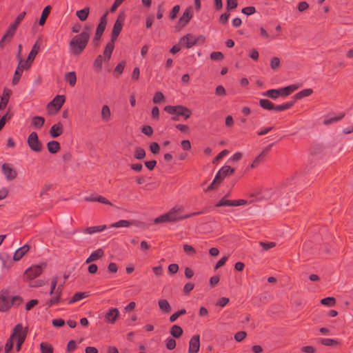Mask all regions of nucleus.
<instances>
[{
  "label": "nucleus",
  "instance_id": "nucleus-33",
  "mask_svg": "<svg viewBox=\"0 0 353 353\" xmlns=\"http://www.w3.org/2000/svg\"><path fill=\"white\" fill-rule=\"evenodd\" d=\"M259 105L261 108L268 110H275V105L268 99H261L259 101Z\"/></svg>",
  "mask_w": 353,
  "mask_h": 353
},
{
  "label": "nucleus",
  "instance_id": "nucleus-38",
  "mask_svg": "<svg viewBox=\"0 0 353 353\" xmlns=\"http://www.w3.org/2000/svg\"><path fill=\"white\" fill-rule=\"evenodd\" d=\"M263 95L268 97L272 99H276L279 96H281L279 89L268 90L265 92H263Z\"/></svg>",
  "mask_w": 353,
  "mask_h": 353
},
{
  "label": "nucleus",
  "instance_id": "nucleus-51",
  "mask_svg": "<svg viewBox=\"0 0 353 353\" xmlns=\"http://www.w3.org/2000/svg\"><path fill=\"white\" fill-rule=\"evenodd\" d=\"M165 346L168 350H173L176 347V341L174 339L168 337L165 340Z\"/></svg>",
  "mask_w": 353,
  "mask_h": 353
},
{
  "label": "nucleus",
  "instance_id": "nucleus-61",
  "mask_svg": "<svg viewBox=\"0 0 353 353\" xmlns=\"http://www.w3.org/2000/svg\"><path fill=\"white\" fill-rule=\"evenodd\" d=\"M344 117V114H341L340 116L338 117H332L329 119H327L324 121L325 124H330L333 122L338 121L341 120Z\"/></svg>",
  "mask_w": 353,
  "mask_h": 353
},
{
  "label": "nucleus",
  "instance_id": "nucleus-22",
  "mask_svg": "<svg viewBox=\"0 0 353 353\" xmlns=\"http://www.w3.org/2000/svg\"><path fill=\"white\" fill-rule=\"evenodd\" d=\"M299 88V85L292 84L285 88H279L280 94L281 97H286L297 90Z\"/></svg>",
  "mask_w": 353,
  "mask_h": 353
},
{
  "label": "nucleus",
  "instance_id": "nucleus-57",
  "mask_svg": "<svg viewBox=\"0 0 353 353\" xmlns=\"http://www.w3.org/2000/svg\"><path fill=\"white\" fill-rule=\"evenodd\" d=\"M210 58L214 61H221L224 58V55L221 52H213L210 54Z\"/></svg>",
  "mask_w": 353,
  "mask_h": 353
},
{
  "label": "nucleus",
  "instance_id": "nucleus-42",
  "mask_svg": "<svg viewBox=\"0 0 353 353\" xmlns=\"http://www.w3.org/2000/svg\"><path fill=\"white\" fill-rule=\"evenodd\" d=\"M294 104V101H288L283 104L275 105V111H284L290 108Z\"/></svg>",
  "mask_w": 353,
  "mask_h": 353
},
{
  "label": "nucleus",
  "instance_id": "nucleus-2",
  "mask_svg": "<svg viewBox=\"0 0 353 353\" xmlns=\"http://www.w3.org/2000/svg\"><path fill=\"white\" fill-rule=\"evenodd\" d=\"M184 211L183 205H178L171 208L166 214L170 222L177 221L179 220L189 218L193 215L199 214L201 212H193L183 215L182 213Z\"/></svg>",
  "mask_w": 353,
  "mask_h": 353
},
{
  "label": "nucleus",
  "instance_id": "nucleus-37",
  "mask_svg": "<svg viewBox=\"0 0 353 353\" xmlns=\"http://www.w3.org/2000/svg\"><path fill=\"white\" fill-rule=\"evenodd\" d=\"M130 222L128 220H119L117 222L113 223L108 225L110 228H128L130 225Z\"/></svg>",
  "mask_w": 353,
  "mask_h": 353
},
{
  "label": "nucleus",
  "instance_id": "nucleus-9",
  "mask_svg": "<svg viewBox=\"0 0 353 353\" xmlns=\"http://www.w3.org/2000/svg\"><path fill=\"white\" fill-rule=\"evenodd\" d=\"M193 15L192 8L191 6L188 7L183 12L182 16L179 18L176 28L181 30L184 28L190 21Z\"/></svg>",
  "mask_w": 353,
  "mask_h": 353
},
{
  "label": "nucleus",
  "instance_id": "nucleus-14",
  "mask_svg": "<svg viewBox=\"0 0 353 353\" xmlns=\"http://www.w3.org/2000/svg\"><path fill=\"white\" fill-rule=\"evenodd\" d=\"M17 28L15 25H13L12 23L10 25L5 34L0 41V48H3L6 41L9 42L10 41L11 38L14 36Z\"/></svg>",
  "mask_w": 353,
  "mask_h": 353
},
{
  "label": "nucleus",
  "instance_id": "nucleus-26",
  "mask_svg": "<svg viewBox=\"0 0 353 353\" xmlns=\"http://www.w3.org/2000/svg\"><path fill=\"white\" fill-rule=\"evenodd\" d=\"M158 305L160 310L165 313H169L172 310V307L166 299H159Z\"/></svg>",
  "mask_w": 353,
  "mask_h": 353
},
{
  "label": "nucleus",
  "instance_id": "nucleus-52",
  "mask_svg": "<svg viewBox=\"0 0 353 353\" xmlns=\"http://www.w3.org/2000/svg\"><path fill=\"white\" fill-rule=\"evenodd\" d=\"M85 296H86L85 292H77L76 294H74V296L71 299L70 303H74V302L79 301L83 299V298H85Z\"/></svg>",
  "mask_w": 353,
  "mask_h": 353
},
{
  "label": "nucleus",
  "instance_id": "nucleus-63",
  "mask_svg": "<svg viewBox=\"0 0 353 353\" xmlns=\"http://www.w3.org/2000/svg\"><path fill=\"white\" fill-rule=\"evenodd\" d=\"M180 6L179 5H176L173 7L170 13V17L171 19H174L176 18L178 12H179Z\"/></svg>",
  "mask_w": 353,
  "mask_h": 353
},
{
  "label": "nucleus",
  "instance_id": "nucleus-59",
  "mask_svg": "<svg viewBox=\"0 0 353 353\" xmlns=\"http://www.w3.org/2000/svg\"><path fill=\"white\" fill-rule=\"evenodd\" d=\"M246 335L247 333L244 331L238 332L234 334V339L237 342H241L245 338Z\"/></svg>",
  "mask_w": 353,
  "mask_h": 353
},
{
  "label": "nucleus",
  "instance_id": "nucleus-64",
  "mask_svg": "<svg viewBox=\"0 0 353 353\" xmlns=\"http://www.w3.org/2000/svg\"><path fill=\"white\" fill-rule=\"evenodd\" d=\"M141 132L147 136H151L153 133V129L150 125H145L142 128Z\"/></svg>",
  "mask_w": 353,
  "mask_h": 353
},
{
  "label": "nucleus",
  "instance_id": "nucleus-56",
  "mask_svg": "<svg viewBox=\"0 0 353 353\" xmlns=\"http://www.w3.org/2000/svg\"><path fill=\"white\" fill-rule=\"evenodd\" d=\"M168 222H170V221L167 216L166 213L155 218L154 220V223L156 224L161 223H168Z\"/></svg>",
  "mask_w": 353,
  "mask_h": 353
},
{
  "label": "nucleus",
  "instance_id": "nucleus-50",
  "mask_svg": "<svg viewBox=\"0 0 353 353\" xmlns=\"http://www.w3.org/2000/svg\"><path fill=\"white\" fill-rule=\"evenodd\" d=\"M186 313V310L185 309H181L178 310L177 312H174L170 316V322H174L178 317H179L181 315H183Z\"/></svg>",
  "mask_w": 353,
  "mask_h": 353
},
{
  "label": "nucleus",
  "instance_id": "nucleus-30",
  "mask_svg": "<svg viewBox=\"0 0 353 353\" xmlns=\"http://www.w3.org/2000/svg\"><path fill=\"white\" fill-rule=\"evenodd\" d=\"M65 79L69 83L70 86H74L77 82V75L75 72H69L65 73Z\"/></svg>",
  "mask_w": 353,
  "mask_h": 353
},
{
  "label": "nucleus",
  "instance_id": "nucleus-31",
  "mask_svg": "<svg viewBox=\"0 0 353 353\" xmlns=\"http://www.w3.org/2000/svg\"><path fill=\"white\" fill-rule=\"evenodd\" d=\"M170 332L173 337L179 338L182 335L183 331L179 325H174L171 327Z\"/></svg>",
  "mask_w": 353,
  "mask_h": 353
},
{
  "label": "nucleus",
  "instance_id": "nucleus-4",
  "mask_svg": "<svg viewBox=\"0 0 353 353\" xmlns=\"http://www.w3.org/2000/svg\"><path fill=\"white\" fill-rule=\"evenodd\" d=\"M164 110L170 114L181 116L185 119H188L191 115V110L183 105H167L164 108Z\"/></svg>",
  "mask_w": 353,
  "mask_h": 353
},
{
  "label": "nucleus",
  "instance_id": "nucleus-46",
  "mask_svg": "<svg viewBox=\"0 0 353 353\" xmlns=\"http://www.w3.org/2000/svg\"><path fill=\"white\" fill-rule=\"evenodd\" d=\"M40 348L41 353H53L52 346L46 343H41L40 344Z\"/></svg>",
  "mask_w": 353,
  "mask_h": 353
},
{
  "label": "nucleus",
  "instance_id": "nucleus-12",
  "mask_svg": "<svg viewBox=\"0 0 353 353\" xmlns=\"http://www.w3.org/2000/svg\"><path fill=\"white\" fill-rule=\"evenodd\" d=\"M200 349V336L195 334L189 341L188 353H198Z\"/></svg>",
  "mask_w": 353,
  "mask_h": 353
},
{
  "label": "nucleus",
  "instance_id": "nucleus-39",
  "mask_svg": "<svg viewBox=\"0 0 353 353\" xmlns=\"http://www.w3.org/2000/svg\"><path fill=\"white\" fill-rule=\"evenodd\" d=\"M45 122V119L43 117L40 116H35L32 118V124L34 125L36 128H41Z\"/></svg>",
  "mask_w": 353,
  "mask_h": 353
},
{
  "label": "nucleus",
  "instance_id": "nucleus-36",
  "mask_svg": "<svg viewBox=\"0 0 353 353\" xmlns=\"http://www.w3.org/2000/svg\"><path fill=\"white\" fill-rule=\"evenodd\" d=\"M105 61V57L104 55L102 56V55H99L96 59L94 60V63H93V65H94V68L97 70V71H101V69H102V65H103V61ZM108 61H106V62H108Z\"/></svg>",
  "mask_w": 353,
  "mask_h": 353
},
{
  "label": "nucleus",
  "instance_id": "nucleus-23",
  "mask_svg": "<svg viewBox=\"0 0 353 353\" xmlns=\"http://www.w3.org/2000/svg\"><path fill=\"white\" fill-rule=\"evenodd\" d=\"M274 190L272 188H265L261 190L259 194L258 200L265 199L268 200L273 196Z\"/></svg>",
  "mask_w": 353,
  "mask_h": 353
},
{
  "label": "nucleus",
  "instance_id": "nucleus-41",
  "mask_svg": "<svg viewBox=\"0 0 353 353\" xmlns=\"http://www.w3.org/2000/svg\"><path fill=\"white\" fill-rule=\"evenodd\" d=\"M222 181V177H220L217 174H216L213 181L211 183V184L205 190V192L210 191L212 190L215 189L217 188L219 184Z\"/></svg>",
  "mask_w": 353,
  "mask_h": 353
},
{
  "label": "nucleus",
  "instance_id": "nucleus-17",
  "mask_svg": "<svg viewBox=\"0 0 353 353\" xmlns=\"http://www.w3.org/2000/svg\"><path fill=\"white\" fill-rule=\"evenodd\" d=\"M119 315V311L117 308L113 307L109 310L105 314L106 320L110 323H114Z\"/></svg>",
  "mask_w": 353,
  "mask_h": 353
},
{
  "label": "nucleus",
  "instance_id": "nucleus-53",
  "mask_svg": "<svg viewBox=\"0 0 353 353\" xmlns=\"http://www.w3.org/2000/svg\"><path fill=\"white\" fill-rule=\"evenodd\" d=\"M165 97L161 92H155L152 101L154 103H159L164 100Z\"/></svg>",
  "mask_w": 353,
  "mask_h": 353
},
{
  "label": "nucleus",
  "instance_id": "nucleus-45",
  "mask_svg": "<svg viewBox=\"0 0 353 353\" xmlns=\"http://www.w3.org/2000/svg\"><path fill=\"white\" fill-rule=\"evenodd\" d=\"M319 343L325 346H332L338 344V341L332 339H320Z\"/></svg>",
  "mask_w": 353,
  "mask_h": 353
},
{
  "label": "nucleus",
  "instance_id": "nucleus-8",
  "mask_svg": "<svg viewBox=\"0 0 353 353\" xmlns=\"http://www.w3.org/2000/svg\"><path fill=\"white\" fill-rule=\"evenodd\" d=\"M1 171L8 181H11L17 176V172L10 163H3L1 166Z\"/></svg>",
  "mask_w": 353,
  "mask_h": 353
},
{
  "label": "nucleus",
  "instance_id": "nucleus-24",
  "mask_svg": "<svg viewBox=\"0 0 353 353\" xmlns=\"http://www.w3.org/2000/svg\"><path fill=\"white\" fill-rule=\"evenodd\" d=\"M234 169L231 168L229 165H224L223 166L219 172L216 173L220 177H222V179L230 174H232L234 173Z\"/></svg>",
  "mask_w": 353,
  "mask_h": 353
},
{
  "label": "nucleus",
  "instance_id": "nucleus-18",
  "mask_svg": "<svg viewBox=\"0 0 353 353\" xmlns=\"http://www.w3.org/2000/svg\"><path fill=\"white\" fill-rule=\"evenodd\" d=\"M29 250L30 247L27 243L23 245L22 247L18 248L15 251V253L13 256V259L14 261H19L25 255V254L28 252Z\"/></svg>",
  "mask_w": 353,
  "mask_h": 353
},
{
  "label": "nucleus",
  "instance_id": "nucleus-27",
  "mask_svg": "<svg viewBox=\"0 0 353 353\" xmlns=\"http://www.w3.org/2000/svg\"><path fill=\"white\" fill-rule=\"evenodd\" d=\"M47 148L51 154L57 153L61 148L60 144L57 141H50L47 143Z\"/></svg>",
  "mask_w": 353,
  "mask_h": 353
},
{
  "label": "nucleus",
  "instance_id": "nucleus-1",
  "mask_svg": "<svg viewBox=\"0 0 353 353\" xmlns=\"http://www.w3.org/2000/svg\"><path fill=\"white\" fill-rule=\"evenodd\" d=\"M90 36V28L85 26L83 30L75 35L69 43L70 52L73 55L80 54L87 46Z\"/></svg>",
  "mask_w": 353,
  "mask_h": 353
},
{
  "label": "nucleus",
  "instance_id": "nucleus-29",
  "mask_svg": "<svg viewBox=\"0 0 353 353\" xmlns=\"http://www.w3.org/2000/svg\"><path fill=\"white\" fill-rule=\"evenodd\" d=\"M312 92H313L312 89L306 88V89H303L301 91L296 93L293 97H294V100H298V99H301L303 97H308V96L311 95L312 94Z\"/></svg>",
  "mask_w": 353,
  "mask_h": 353
},
{
  "label": "nucleus",
  "instance_id": "nucleus-47",
  "mask_svg": "<svg viewBox=\"0 0 353 353\" xmlns=\"http://www.w3.org/2000/svg\"><path fill=\"white\" fill-rule=\"evenodd\" d=\"M183 250L188 256H192L196 254L195 249L190 245L184 244L183 245Z\"/></svg>",
  "mask_w": 353,
  "mask_h": 353
},
{
  "label": "nucleus",
  "instance_id": "nucleus-10",
  "mask_svg": "<svg viewBox=\"0 0 353 353\" xmlns=\"http://www.w3.org/2000/svg\"><path fill=\"white\" fill-rule=\"evenodd\" d=\"M119 34L112 32L111 40L109 41L103 50V54L105 61H110L111 59L112 53L114 48V41L117 39Z\"/></svg>",
  "mask_w": 353,
  "mask_h": 353
},
{
  "label": "nucleus",
  "instance_id": "nucleus-43",
  "mask_svg": "<svg viewBox=\"0 0 353 353\" xmlns=\"http://www.w3.org/2000/svg\"><path fill=\"white\" fill-rule=\"evenodd\" d=\"M228 195L223 196L221 199H220L216 203V207H221V206H232V200H229L227 199Z\"/></svg>",
  "mask_w": 353,
  "mask_h": 353
},
{
  "label": "nucleus",
  "instance_id": "nucleus-5",
  "mask_svg": "<svg viewBox=\"0 0 353 353\" xmlns=\"http://www.w3.org/2000/svg\"><path fill=\"white\" fill-rule=\"evenodd\" d=\"M27 334L26 330L21 323L17 324L14 328V335H16L17 351H19L22 344L23 343Z\"/></svg>",
  "mask_w": 353,
  "mask_h": 353
},
{
  "label": "nucleus",
  "instance_id": "nucleus-34",
  "mask_svg": "<svg viewBox=\"0 0 353 353\" xmlns=\"http://www.w3.org/2000/svg\"><path fill=\"white\" fill-rule=\"evenodd\" d=\"M16 335H14V332L8 339L5 345V353H10L14 346V342L15 341Z\"/></svg>",
  "mask_w": 353,
  "mask_h": 353
},
{
  "label": "nucleus",
  "instance_id": "nucleus-15",
  "mask_svg": "<svg viewBox=\"0 0 353 353\" xmlns=\"http://www.w3.org/2000/svg\"><path fill=\"white\" fill-rule=\"evenodd\" d=\"M42 41L41 39H38L34 44L33 45L32 50H30L28 57V61H33L35 59L37 54H38L40 47L41 45Z\"/></svg>",
  "mask_w": 353,
  "mask_h": 353
},
{
  "label": "nucleus",
  "instance_id": "nucleus-32",
  "mask_svg": "<svg viewBox=\"0 0 353 353\" xmlns=\"http://www.w3.org/2000/svg\"><path fill=\"white\" fill-rule=\"evenodd\" d=\"M90 12V9L88 7H85L83 9L77 10L76 12V15L79 19V20L83 21H85L88 17Z\"/></svg>",
  "mask_w": 353,
  "mask_h": 353
},
{
  "label": "nucleus",
  "instance_id": "nucleus-28",
  "mask_svg": "<svg viewBox=\"0 0 353 353\" xmlns=\"http://www.w3.org/2000/svg\"><path fill=\"white\" fill-rule=\"evenodd\" d=\"M101 119L103 121H108L111 117V111L108 105H103L101 108Z\"/></svg>",
  "mask_w": 353,
  "mask_h": 353
},
{
  "label": "nucleus",
  "instance_id": "nucleus-3",
  "mask_svg": "<svg viewBox=\"0 0 353 353\" xmlns=\"http://www.w3.org/2000/svg\"><path fill=\"white\" fill-rule=\"evenodd\" d=\"M22 298L19 296H14L10 299V296L6 292L0 293V311L6 312L11 306L17 303L18 305L22 302Z\"/></svg>",
  "mask_w": 353,
  "mask_h": 353
},
{
  "label": "nucleus",
  "instance_id": "nucleus-16",
  "mask_svg": "<svg viewBox=\"0 0 353 353\" xmlns=\"http://www.w3.org/2000/svg\"><path fill=\"white\" fill-rule=\"evenodd\" d=\"M63 132V126L61 122L54 124L50 130V134L52 137L56 138L60 136Z\"/></svg>",
  "mask_w": 353,
  "mask_h": 353
},
{
  "label": "nucleus",
  "instance_id": "nucleus-7",
  "mask_svg": "<svg viewBox=\"0 0 353 353\" xmlns=\"http://www.w3.org/2000/svg\"><path fill=\"white\" fill-rule=\"evenodd\" d=\"M45 267V263L32 265L26 270L25 276L29 280H32L42 273Z\"/></svg>",
  "mask_w": 353,
  "mask_h": 353
},
{
  "label": "nucleus",
  "instance_id": "nucleus-40",
  "mask_svg": "<svg viewBox=\"0 0 353 353\" xmlns=\"http://www.w3.org/2000/svg\"><path fill=\"white\" fill-rule=\"evenodd\" d=\"M50 9H51V7L50 6H47L46 7L44 8V9L42 11L41 16V18L39 21V25L43 26L45 23L46 20L50 14Z\"/></svg>",
  "mask_w": 353,
  "mask_h": 353
},
{
  "label": "nucleus",
  "instance_id": "nucleus-49",
  "mask_svg": "<svg viewBox=\"0 0 353 353\" xmlns=\"http://www.w3.org/2000/svg\"><path fill=\"white\" fill-rule=\"evenodd\" d=\"M22 73V69H21L20 68H17L12 79V83L14 85H16L19 83Z\"/></svg>",
  "mask_w": 353,
  "mask_h": 353
},
{
  "label": "nucleus",
  "instance_id": "nucleus-60",
  "mask_svg": "<svg viewBox=\"0 0 353 353\" xmlns=\"http://www.w3.org/2000/svg\"><path fill=\"white\" fill-rule=\"evenodd\" d=\"M241 12L246 15H251L256 12V9L254 6H247L242 9Z\"/></svg>",
  "mask_w": 353,
  "mask_h": 353
},
{
  "label": "nucleus",
  "instance_id": "nucleus-62",
  "mask_svg": "<svg viewBox=\"0 0 353 353\" xmlns=\"http://www.w3.org/2000/svg\"><path fill=\"white\" fill-rule=\"evenodd\" d=\"M26 12H21L17 17L16 18L14 23H12L13 25H15V26L17 28L19 24L23 21L26 16Z\"/></svg>",
  "mask_w": 353,
  "mask_h": 353
},
{
  "label": "nucleus",
  "instance_id": "nucleus-44",
  "mask_svg": "<svg viewBox=\"0 0 353 353\" xmlns=\"http://www.w3.org/2000/svg\"><path fill=\"white\" fill-rule=\"evenodd\" d=\"M145 151L141 148H137L134 152V157L137 159H142L145 157Z\"/></svg>",
  "mask_w": 353,
  "mask_h": 353
},
{
  "label": "nucleus",
  "instance_id": "nucleus-58",
  "mask_svg": "<svg viewBox=\"0 0 353 353\" xmlns=\"http://www.w3.org/2000/svg\"><path fill=\"white\" fill-rule=\"evenodd\" d=\"M280 65V59L278 57H273L270 61V67L272 70H276Z\"/></svg>",
  "mask_w": 353,
  "mask_h": 353
},
{
  "label": "nucleus",
  "instance_id": "nucleus-55",
  "mask_svg": "<svg viewBox=\"0 0 353 353\" xmlns=\"http://www.w3.org/2000/svg\"><path fill=\"white\" fill-rule=\"evenodd\" d=\"M252 201H248L246 199H238V200H232V207L244 205L249 203H251Z\"/></svg>",
  "mask_w": 353,
  "mask_h": 353
},
{
  "label": "nucleus",
  "instance_id": "nucleus-35",
  "mask_svg": "<svg viewBox=\"0 0 353 353\" xmlns=\"http://www.w3.org/2000/svg\"><path fill=\"white\" fill-rule=\"evenodd\" d=\"M272 145H270L268 147L265 148L263 152L259 154L254 159V161H252V164L250 165V167L252 168H254L255 167H256L258 165V164H259V163L262 161L263 158V155H264V153L266 152L269 148L271 147Z\"/></svg>",
  "mask_w": 353,
  "mask_h": 353
},
{
  "label": "nucleus",
  "instance_id": "nucleus-11",
  "mask_svg": "<svg viewBox=\"0 0 353 353\" xmlns=\"http://www.w3.org/2000/svg\"><path fill=\"white\" fill-rule=\"evenodd\" d=\"M106 23L107 22L105 15H104L101 18L100 22L97 26L95 36L93 40V43L96 46L99 45V41L101 39V36L103 35V33L105 29Z\"/></svg>",
  "mask_w": 353,
  "mask_h": 353
},
{
  "label": "nucleus",
  "instance_id": "nucleus-20",
  "mask_svg": "<svg viewBox=\"0 0 353 353\" xmlns=\"http://www.w3.org/2000/svg\"><path fill=\"white\" fill-rule=\"evenodd\" d=\"M104 255V252L102 249L99 248L92 252L85 261L86 263L97 261Z\"/></svg>",
  "mask_w": 353,
  "mask_h": 353
},
{
  "label": "nucleus",
  "instance_id": "nucleus-21",
  "mask_svg": "<svg viewBox=\"0 0 353 353\" xmlns=\"http://www.w3.org/2000/svg\"><path fill=\"white\" fill-rule=\"evenodd\" d=\"M106 228H108V226L106 225H97V226H92L88 227L87 228H85L82 230V232L85 234H94L96 232H100L105 230Z\"/></svg>",
  "mask_w": 353,
  "mask_h": 353
},
{
  "label": "nucleus",
  "instance_id": "nucleus-25",
  "mask_svg": "<svg viewBox=\"0 0 353 353\" xmlns=\"http://www.w3.org/2000/svg\"><path fill=\"white\" fill-rule=\"evenodd\" d=\"M123 23V17L122 15H119L114 24L112 32L119 34L122 30Z\"/></svg>",
  "mask_w": 353,
  "mask_h": 353
},
{
  "label": "nucleus",
  "instance_id": "nucleus-19",
  "mask_svg": "<svg viewBox=\"0 0 353 353\" xmlns=\"http://www.w3.org/2000/svg\"><path fill=\"white\" fill-rule=\"evenodd\" d=\"M65 102V97L63 95H57L52 101L50 102L49 106H54L57 110H59L62 107Z\"/></svg>",
  "mask_w": 353,
  "mask_h": 353
},
{
  "label": "nucleus",
  "instance_id": "nucleus-48",
  "mask_svg": "<svg viewBox=\"0 0 353 353\" xmlns=\"http://www.w3.org/2000/svg\"><path fill=\"white\" fill-rule=\"evenodd\" d=\"M335 302V299L332 296H328L321 300V303L323 305L327 306H333Z\"/></svg>",
  "mask_w": 353,
  "mask_h": 353
},
{
  "label": "nucleus",
  "instance_id": "nucleus-54",
  "mask_svg": "<svg viewBox=\"0 0 353 353\" xmlns=\"http://www.w3.org/2000/svg\"><path fill=\"white\" fill-rule=\"evenodd\" d=\"M32 62V61H28V59L26 61H23L21 59H20L17 68L22 69L23 72L24 70H26L30 67Z\"/></svg>",
  "mask_w": 353,
  "mask_h": 353
},
{
  "label": "nucleus",
  "instance_id": "nucleus-6",
  "mask_svg": "<svg viewBox=\"0 0 353 353\" xmlns=\"http://www.w3.org/2000/svg\"><path fill=\"white\" fill-rule=\"evenodd\" d=\"M27 143L30 148L35 152H40L43 149V144L39 140L38 134L36 132H32L29 134Z\"/></svg>",
  "mask_w": 353,
  "mask_h": 353
},
{
  "label": "nucleus",
  "instance_id": "nucleus-13",
  "mask_svg": "<svg viewBox=\"0 0 353 353\" xmlns=\"http://www.w3.org/2000/svg\"><path fill=\"white\" fill-rule=\"evenodd\" d=\"M199 38H196L191 34H187L180 39V43L187 48L194 46L198 41Z\"/></svg>",
  "mask_w": 353,
  "mask_h": 353
}]
</instances>
